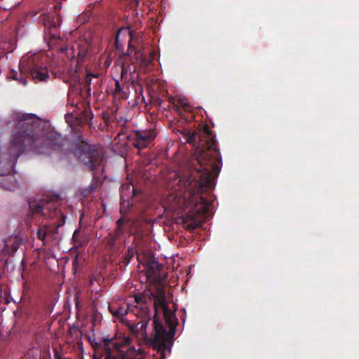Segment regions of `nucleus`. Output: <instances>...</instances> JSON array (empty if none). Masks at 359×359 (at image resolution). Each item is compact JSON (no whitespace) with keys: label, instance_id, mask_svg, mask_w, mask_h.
I'll list each match as a JSON object with an SVG mask.
<instances>
[{"label":"nucleus","instance_id":"e433bc0d","mask_svg":"<svg viewBox=\"0 0 359 359\" xmlns=\"http://www.w3.org/2000/svg\"><path fill=\"white\" fill-rule=\"evenodd\" d=\"M193 118H194V115L192 114H190L188 118L191 120Z\"/></svg>","mask_w":359,"mask_h":359},{"label":"nucleus","instance_id":"423d86ee","mask_svg":"<svg viewBox=\"0 0 359 359\" xmlns=\"http://www.w3.org/2000/svg\"><path fill=\"white\" fill-rule=\"evenodd\" d=\"M75 154L90 170L95 171L101 164L102 153L96 145H91L84 140L76 144Z\"/></svg>","mask_w":359,"mask_h":359},{"label":"nucleus","instance_id":"bb28decb","mask_svg":"<svg viewBox=\"0 0 359 359\" xmlns=\"http://www.w3.org/2000/svg\"><path fill=\"white\" fill-rule=\"evenodd\" d=\"M79 233H80L79 229H76L74 231V232L73 233L72 241L74 244V245H76L78 242L77 236L79 235Z\"/></svg>","mask_w":359,"mask_h":359},{"label":"nucleus","instance_id":"cd10ccee","mask_svg":"<svg viewBox=\"0 0 359 359\" xmlns=\"http://www.w3.org/2000/svg\"><path fill=\"white\" fill-rule=\"evenodd\" d=\"M129 1H130L129 5H130V8H135L139 4L138 0H129Z\"/></svg>","mask_w":359,"mask_h":359},{"label":"nucleus","instance_id":"f704fd0d","mask_svg":"<svg viewBox=\"0 0 359 359\" xmlns=\"http://www.w3.org/2000/svg\"><path fill=\"white\" fill-rule=\"evenodd\" d=\"M142 309L144 310V312L145 313H147L149 312V310H148V309L147 308V306L142 307Z\"/></svg>","mask_w":359,"mask_h":359},{"label":"nucleus","instance_id":"7c9ffc66","mask_svg":"<svg viewBox=\"0 0 359 359\" xmlns=\"http://www.w3.org/2000/svg\"><path fill=\"white\" fill-rule=\"evenodd\" d=\"M54 356L55 359H62L61 355L57 349H54Z\"/></svg>","mask_w":359,"mask_h":359},{"label":"nucleus","instance_id":"20e7f679","mask_svg":"<svg viewBox=\"0 0 359 359\" xmlns=\"http://www.w3.org/2000/svg\"><path fill=\"white\" fill-rule=\"evenodd\" d=\"M29 208L32 215L41 214L45 219H58V221L54 223V227L47 226V235L58 233L59 228L65 223L66 216L58 208V203L55 201H48L45 198L30 199L29 201Z\"/></svg>","mask_w":359,"mask_h":359},{"label":"nucleus","instance_id":"f3484780","mask_svg":"<svg viewBox=\"0 0 359 359\" xmlns=\"http://www.w3.org/2000/svg\"><path fill=\"white\" fill-rule=\"evenodd\" d=\"M47 236V226H40L37 230V238L41 241H44Z\"/></svg>","mask_w":359,"mask_h":359},{"label":"nucleus","instance_id":"c85d7f7f","mask_svg":"<svg viewBox=\"0 0 359 359\" xmlns=\"http://www.w3.org/2000/svg\"><path fill=\"white\" fill-rule=\"evenodd\" d=\"M127 73H128V67H126L125 65H123L122 69H121V79H123V77L125 76V75L127 74Z\"/></svg>","mask_w":359,"mask_h":359},{"label":"nucleus","instance_id":"f257e3e1","mask_svg":"<svg viewBox=\"0 0 359 359\" xmlns=\"http://www.w3.org/2000/svg\"><path fill=\"white\" fill-rule=\"evenodd\" d=\"M182 134L185 142L196 148L198 168H191L187 175L179 176L178 189L168 196L167 205L174 211L183 210L187 206L191 196L199 193L204 188H210L213 177L219 175L222 166L215 136L208 125L193 132L184 130Z\"/></svg>","mask_w":359,"mask_h":359},{"label":"nucleus","instance_id":"1a4fd4ad","mask_svg":"<svg viewBox=\"0 0 359 359\" xmlns=\"http://www.w3.org/2000/svg\"><path fill=\"white\" fill-rule=\"evenodd\" d=\"M39 22L42 23L44 26L45 39H47L48 36L50 40L60 39L57 22L52 16H50L46 13H43L39 17Z\"/></svg>","mask_w":359,"mask_h":359},{"label":"nucleus","instance_id":"0eeeda50","mask_svg":"<svg viewBox=\"0 0 359 359\" xmlns=\"http://www.w3.org/2000/svg\"><path fill=\"white\" fill-rule=\"evenodd\" d=\"M156 131L154 128L137 130L130 135L133 146L142 149L149 147L156 137Z\"/></svg>","mask_w":359,"mask_h":359},{"label":"nucleus","instance_id":"9b49d317","mask_svg":"<svg viewBox=\"0 0 359 359\" xmlns=\"http://www.w3.org/2000/svg\"><path fill=\"white\" fill-rule=\"evenodd\" d=\"M22 241L18 236H12L4 241L0 255H13L19 248Z\"/></svg>","mask_w":359,"mask_h":359},{"label":"nucleus","instance_id":"dca6fc26","mask_svg":"<svg viewBox=\"0 0 359 359\" xmlns=\"http://www.w3.org/2000/svg\"><path fill=\"white\" fill-rule=\"evenodd\" d=\"M78 48H79V51L77 53V62H78V63H80L86 57V55L88 54V49L86 48V47L85 46H79Z\"/></svg>","mask_w":359,"mask_h":359},{"label":"nucleus","instance_id":"f03ea898","mask_svg":"<svg viewBox=\"0 0 359 359\" xmlns=\"http://www.w3.org/2000/svg\"><path fill=\"white\" fill-rule=\"evenodd\" d=\"M15 126L7 151L0 156V177L8 176L18 158L25 152L50 155L60 151L63 138L58 133L45 129L41 119L34 114L15 113Z\"/></svg>","mask_w":359,"mask_h":359},{"label":"nucleus","instance_id":"ddd939ff","mask_svg":"<svg viewBox=\"0 0 359 359\" xmlns=\"http://www.w3.org/2000/svg\"><path fill=\"white\" fill-rule=\"evenodd\" d=\"M108 309L109 312L113 315V316L120 318H124L123 316L128 313L129 306L128 304H121L118 302H115L113 304H109L108 306Z\"/></svg>","mask_w":359,"mask_h":359},{"label":"nucleus","instance_id":"6ab92c4d","mask_svg":"<svg viewBox=\"0 0 359 359\" xmlns=\"http://www.w3.org/2000/svg\"><path fill=\"white\" fill-rule=\"evenodd\" d=\"M132 86L135 88V91L138 96L141 95L142 97V99H144V97L142 95V87L141 85L138 84L137 83L135 82L134 81L132 82Z\"/></svg>","mask_w":359,"mask_h":359},{"label":"nucleus","instance_id":"ea45409f","mask_svg":"<svg viewBox=\"0 0 359 359\" xmlns=\"http://www.w3.org/2000/svg\"><path fill=\"white\" fill-rule=\"evenodd\" d=\"M123 94H124V95L122 96V98H126L127 97L126 95V93H123Z\"/></svg>","mask_w":359,"mask_h":359},{"label":"nucleus","instance_id":"2eb2a0df","mask_svg":"<svg viewBox=\"0 0 359 359\" xmlns=\"http://www.w3.org/2000/svg\"><path fill=\"white\" fill-rule=\"evenodd\" d=\"M97 77L96 74H92L90 72H87L86 76L83 81L84 87L86 88L88 94L90 93V83L92 78Z\"/></svg>","mask_w":359,"mask_h":359},{"label":"nucleus","instance_id":"c756f323","mask_svg":"<svg viewBox=\"0 0 359 359\" xmlns=\"http://www.w3.org/2000/svg\"><path fill=\"white\" fill-rule=\"evenodd\" d=\"M71 96H72V94H71V92L69 91V93H68V103L70 104L72 106H76L77 105V102L76 104H74V102L73 101H72L71 100Z\"/></svg>","mask_w":359,"mask_h":359},{"label":"nucleus","instance_id":"aec40b11","mask_svg":"<svg viewBox=\"0 0 359 359\" xmlns=\"http://www.w3.org/2000/svg\"><path fill=\"white\" fill-rule=\"evenodd\" d=\"M18 182L15 180L11 181V183L4 182L2 187L7 190H11L12 189L17 187Z\"/></svg>","mask_w":359,"mask_h":359},{"label":"nucleus","instance_id":"5701e85b","mask_svg":"<svg viewBox=\"0 0 359 359\" xmlns=\"http://www.w3.org/2000/svg\"><path fill=\"white\" fill-rule=\"evenodd\" d=\"M113 236L116 238L119 239L124 233V229L121 228H118L115 229L114 233H110Z\"/></svg>","mask_w":359,"mask_h":359},{"label":"nucleus","instance_id":"4468645a","mask_svg":"<svg viewBox=\"0 0 359 359\" xmlns=\"http://www.w3.org/2000/svg\"><path fill=\"white\" fill-rule=\"evenodd\" d=\"M130 193H132V197H133L137 194V191L130 184L122 185L120 191V195L122 200H128Z\"/></svg>","mask_w":359,"mask_h":359},{"label":"nucleus","instance_id":"a878e982","mask_svg":"<svg viewBox=\"0 0 359 359\" xmlns=\"http://www.w3.org/2000/svg\"><path fill=\"white\" fill-rule=\"evenodd\" d=\"M121 85H120V83L118 80H116L115 81V88H114V94L115 95H116L117 94H118L119 93L121 92Z\"/></svg>","mask_w":359,"mask_h":359},{"label":"nucleus","instance_id":"4c0bfd02","mask_svg":"<svg viewBox=\"0 0 359 359\" xmlns=\"http://www.w3.org/2000/svg\"><path fill=\"white\" fill-rule=\"evenodd\" d=\"M46 40H48L49 39L50 41V42L53 41L54 40H50V37L48 36V38L47 39H45ZM48 43L49 44L50 43V41H48Z\"/></svg>","mask_w":359,"mask_h":359},{"label":"nucleus","instance_id":"4be33fe9","mask_svg":"<svg viewBox=\"0 0 359 359\" xmlns=\"http://www.w3.org/2000/svg\"><path fill=\"white\" fill-rule=\"evenodd\" d=\"M201 226V223H197L195 221H192L190 223L187 224L186 226V229L189 231H193L199 226Z\"/></svg>","mask_w":359,"mask_h":359},{"label":"nucleus","instance_id":"412c9836","mask_svg":"<svg viewBox=\"0 0 359 359\" xmlns=\"http://www.w3.org/2000/svg\"><path fill=\"white\" fill-rule=\"evenodd\" d=\"M10 77H11L13 79L18 80L20 81L23 85L27 84V79L26 78H23L22 74L20 75V77L17 76V72H13L11 73Z\"/></svg>","mask_w":359,"mask_h":359},{"label":"nucleus","instance_id":"a211bd4d","mask_svg":"<svg viewBox=\"0 0 359 359\" xmlns=\"http://www.w3.org/2000/svg\"><path fill=\"white\" fill-rule=\"evenodd\" d=\"M106 239H107V245L110 248H112L114 247L116 241L118 240L114 236H113L111 233H109V235H108L107 238H106Z\"/></svg>","mask_w":359,"mask_h":359},{"label":"nucleus","instance_id":"7ed1b4c3","mask_svg":"<svg viewBox=\"0 0 359 359\" xmlns=\"http://www.w3.org/2000/svg\"><path fill=\"white\" fill-rule=\"evenodd\" d=\"M150 320V318L143 319L134 324L122 318L121 323L127 327L130 337L136 338L139 343L156 349L161 354L159 359H165V351H170L173 344L174 327L168 329L156 312L152 318V330L149 334L147 328Z\"/></svg>","mask_w":359,"mask_h":359},{"label":"nucleus","instance_id":"6e6552de","mask_svg":"<svg viewBox=\"0 0 359 359\" xmlns=\"http://www.w3.org/2000/svg\"><path fill=\"white\" fill-rule=\"evenodd\" d=\"M127 55L132 64L135 65L134 72L136 71L137 67L144 69L151 62V60L147 57V55L142 50L132 46L130 42L128 43Z\"/></svg>","mask_w":359,"mask_h":359},{"label":"nucleus","instance_id":"2f4dec72","mask_svg":"<svg viewBox=\"0 0 359 359\" xmlns=\"http://www.w3.org/2000/svg\"><path fill=\"white\" fill-rule=\"evenodd\" d=\"M142 297L136 296V297H135V302H136L137 304H140V303H141V302H142Z\"/></svg>","mask_w":359,"mask_h":359},{"label":"nucleus","instance_id":"58836bf2","mask_svg":"<svg viewBox=\"0 0 359 359\" xmlns=\"http://www.w3.org/2000/svg\"><path fill=\"white\" fill-rule=\"evenodd\" d=\"M133 31H130V32H129V34H130V38H132V37H133Z\"/></svg>","mask_w":359,"mask_h":359},{"label":"nucleus","instance_id":"473e14b6","mask_svg":"<svg viewBox=\"0 0 359 359\" xmlns=\"http://www.w3.org/2000/svg\"><path fill=\"white\" fill-rule=\"evenodd\" d=\"M38 13L37 11H30L29 13H28V15H31V16H35L36 15V14Z\"/></svg>","mask_w":359,"mask_h":359},{"label":"nucleus","instance_id":"c9c22d12","mask_svg":"<svg viewBox=\"0 0 359 359\" xmlns=\"http://www.w3.org/2000/svg\"><path fill=\"white\" fill-rule=\"evenodd\" d=\"M200 199L201 201L205 203L206 202V199L205 198H203V196H200Z\"/></svg>","mask_w":359,"mask_h":359},{"label":"nucleus","instance_id":"b1692460","mask_svg":"<svg viewBox=\"0 0 359 359\" xmlns=\"http://www.w3.org/2000/svg\"><path fill=\"white\" fill-rule=\"evenodd\" d=\"M18 4H11V2H6L5 4H1L0 8H3L4 10H10L13 7L17 6Z\"/></svg>","mask_w":359,"mask_h":359},{"label":"nucleus","instance_id":"39448f33","mask_svg":"<svg viewBox=\"0 0 359 359\" xmlns=\"http://www.w3.org/2000/svg\"><path fill=\"white\" fill-rule=\"evenodd\" d=\"M152 283H154V289L150 292L149 294V298L154 300V304L156 309L158 306L163 309L165 320V325H167L168 329L172 328L173 326L174 334H175L176 327L178 325V320L166 303L164 279H161L160 281H152Z\"/></svg>","mask_w":359,"mask_h":359},{"label":"nucleus","instance_id":"9d476101","mask_svg":"<svg viewBox=\"0 0 359 359\" xmlns=\"http://www.w3.org/2000/svg\"><path fill=\"white\" fill-rule=\"evenodd\" d=\"M28 72L32 79L35 82L46 81L49 79V74L46 67H43L35 62H29Z\"/></svg>","mask_w":359,"mask_h":359},{"label":"nucleus","instance_id":"393cba45","mask_svg":"<svg viewBox=\"0 0 359 359\" xmlns=\"http://www.w3.org/2000/svg\"><path fill=\"white\" fill-rule=\"evenodd\" d=\"M129 219L124 217H121L116 221V227L123 229L126 223L128 222Z\"/></svg>","mask_w":359,"mask_h":359},{"label":"nucleus","instance_id":"f8f14e48","mask_svg":"<svg viewBox=\"0 0 359 359\" xmlns=\"http://www.w3.org/2000/svg\"><path fill=\"white\" fill-rule=\"evenodd\" d=\"M161 269L162 265L160 264L157 261H149L146 265L147 278L151 282L160 281V280L163 279L161 273Z\"/></svg>","mask_w":359,"mask_h":359},{"label":"nucleus","instance_id":"72a5a7b5","mask_svg":"<svg viewBox=\"0 0 359 359\" xmlns=\"http://www.w3.org/2000/svg\"><path fill=\"white\" fill-rule=\"evenodd\" d=\"M130 337H127L125 339L124 345H128L130 344Z\"/></svg>","mask_w":359,"mask_h":359}]
</instances>
